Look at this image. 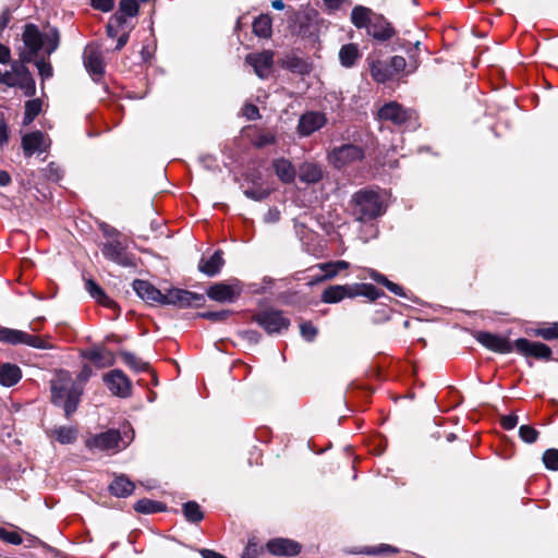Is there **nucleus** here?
I'll list each match as a JSON object with an SVG mask.
<instances>
[{"label":"nucleus","mask_w":558,"mask_h":558,"mask_svg":"<svg viewBox=\"0 0 558 558\" xmlns=\"http://www.w3.org/2000/svg\"><path fill=\"white\" fill-rule=\"evenodd\" d=\"M50 389L52 403L61 407L69 418L77 410L82 385L76 384L68 371H58L50 381Z\"/></svg>","instance_id":"obj_1"},{"label":"nucleus","mask_w":558,"mask_h":558,"mask_svg":"<svg viewBox=\"0 0 558 558\" xmlns=\"http://www.w3.org/2000/svg\"><path fill=\"white\" fill-rule=\"evenodd\" d=\"M22 39L24 49L20 53V59L23 62L29 63L43 48L48 56L54 52L59 47L60 35L57 28H50L43 34L36 25L27 24Z\"/></svg>","instance_id":"obj_2"},{"label":"nucleus","mask_w":558,"mask_h":558,"mask_svg":"<svg viewBox=\"0 0 558 558\" xmlns=\"http://www.w3.org/2000/svg\"><path fill=\"white\" fill-rule=\"evenodd\" d=\"M353 213L359 221L373 220L385 213L384 204L377 192L360 190L352 196Z\"/></svg>","instance_id":"obj_3"},{"label":"nucleus","mask_w":558,"mask_h":558,"mask_svg":"<svg viewBox=\"0 0 558 558\" xmlns=\"http://www.w3.org/2000/svg\"><path fill=\"white\" fill-rule=\"evenodd\" d=\"M364 158L363 149L353 144H344L332 148L328 154L329 162L338 169L344 168Z\"/></svg>","instance_id":"obj_4"},{"label":"nucleus","mask_w":558,"mask_h":558,"mask_svg":"<svg viewBox=\"0 0 558 558\" xmlns=\"http://www.w3.org/2000/svg\"><path fill=\"white\" fill-rule=\"evenodd\" d=\"M85 445L87 448L94 450H100V451H107V450H121L125 448L128 445L125 441H123L120 432L117 429H108L104 433L94 435L86 439Z\"/></svg>","instance_id":"obj_5"},{"label":"nucleus","mask_w":558,"mask_h":558,"mask_svg":"<svg viewBox=\"0 0 558 558\" xmlns=\"http://www.w3.org/2000/svg\"><path fill=\"white\" fill-rule=\"evenodd\" d=\"M205 299L203 294L189 290L173 288L163 294L162 305H173L181 308L201 306Z\"/></svg>","instance_id":"obj_6"},{"label":"nucleus","mask_w":558,"mask_h":558,"mask_svg":"<svg viewBox=\"0 0 558 558\" xmlns=\"http://www.w3.org/2000/svg\"><path fill=\"white\" fill-rule=\"evenodd\" d=\"M254 319L268 333H279L290 326V320L283 316L282 312L275 310L262 311L255 315Z\"/></svg>","instance_id":"obj_7"},{"label":"nucleus","mask_w":558,"mask_h":558,"mask_svg":"<svg viewBox=\"0 0 558 558\" xmlns=\"http://www.w3.org/2000/svg\"><path fill=\"white\" fill-rule=\"evenodd\" d=\"M242 293V286L239 280H233L230 283L218 282L209 287L207 295L210 300L220 303H232Z\"/></svg>","instance_id":"obj_8"},{"label":"nucleus","mask_w":558,"mask_h":558,"mask_svg":"<svg viewBox=\"0 0 558 558\" xmlns=\"http://www.w3.org/2000/svg\"><path fill=\"white\" fill-rule=\"evenodd\" d=\"M104 381L114 396L126 398L131 395V380L121 369H113L104 375Z\"/></svg>","instance_id":"obj_9"},{"label":"nucleus","mask_w":558,"mask_h":558,"mask_svg":"<svg viewBox=\"0 0 558 558\" xmlns=\"http://www.w3.org/2000/svg\"><path fill=\"white\" fill-rule=\"evenodd\" d=\"M318 12L312 8H305L295 13V31L302 37H311L316 32Z\"/></svg>","instance_id":"obj_10"},{"label":"nucleus","mask_w":558,"mask_h":558,"mask_svg":"<svg viewBox=\"0 0 558 558\" xmlns=\"http://www.w3.org/2000/svg\"><path fill=\"white\" fill-rule=\"evenodd\" d=\"M0 341L8 342L11 344H17V343H25L29 347L37 348V349H46L47 345L45 344V341L37 337L29 335L27 332L15 330V329H9V328H2L0 329Z\"/></svg>","instance_id":"obj_11"},{"label":"nucleus","mask_w":558,"mask_h":558,"mask_svg":"<svg viewBox=\"0 0 558 558\" xmlns=\"http://www.w3.org/2000/svg\"><path fill=\"white\" fill-rule=\"evenodd\" d=\"M326 123L327 118L324 113L307 111L300 117L296 132L300 136L306 137L320 130Z\"/></svg>","instance_id":"obj_12"},{"label":"nucleus","mask_w":558,"mask_h":558,"mask_svg":"<svg viewBox=\"0 0 558 558\" xmlns=\"http://www.w3.org/2000/svg\"><path fill=\"white\" fill-rule=\"evenodd\" d=\"M84 65L86 70L95 77H100L105 73L102 51L98 44H89L85 47L83 53Z\"/></svg>","instance_id":"obj_13"},{"label":"nucleus","mask_w":558,"mask_h":558,"mask_svg":"<svg viewBox=\"0 0 558 558\" xmlns=\"http://www.w3.org/2000/svg\"><path fill=\"white\" fill-rule=\"evenodd\" d=\"M412 111L405 109L396 101L385 104L378 110V118L383 121H390L396 125H402L412 118Z\"/></svg>","instance_id":"obj_14"},{"label":"nucleus","mask_w":558,"mask_h":558,"mask_svg":"<svg viewBox=\"0 0 558 558\" xmlns=\"http://www.w3.org/2000/svg\"><path fill=\"white\" fill-rule=\"evenodd\" d=\"M245 62L254 69V72L258 77L266 78L274 65V53L269 50L248 53L245 57Z\"/></svg>","instance_id":"obj_15"},{"label":"nucleus","mask_w":558,"mask_h":558,"mask_svg":"<svg viewBox=\"0 0 558 558\" xmlns=\"http://www.w3.org/2000/svg\"><path fill=\"white\" fill-rule=\"evenodd\" d=\"M102 254L106 258L123 267L134 266V258L126 252V248L119 240L108 242L102 247Z\"/></svg>","instance_id":"obj_16"},{"label":"nucleus","mask_w":558,"mask_h":558,"mask_svg":"<svg viewBox=\"0 0 558 558\" xmlns=\"http://www.w3.org/2000/svg\"><path fill=\"white\" fill-rule=\"evenodd\" d=\"M475 338L482 345L498 353H509L514 348V343L508 339L490 332L478 331Z\"/></svg>","instance_id":"obj_17"},{"label":"nucleus","mask_w":558,"mask_h":558,"mask_svg":"<svg viewBox=\"0 0 558 558\" xmlns=\"http://www.w3.org/2000/svg\"><path fill=\"white\" fill-rule=\"evenodd\" d=\"M514 349L524 354L537 359H549L551 350L548 345L542 342H533L525 338H520L514 341Z\"/></svg>","instance_id":"obj_18"},{"label":"nucleus","mask_w":558,"mask_h":558,"mask_svg":"<svg viewBox=\"0 0 558 558\" xmlns=\"http://www.w3.org/2000/svg\"><path fill=\"white\" fill-rule=\"evenodd\" d=\"M135 293L147 303H159L162 304L163 294L149 281L136 279L132 283Z\"/></svg>","instance_id":"obj_19"},{"label":"nucleus","mask_w":558,"mask_h":558,"mask_svg":"<svg viewBox=\"0 0 558 558\" xmlns=\"http://www.w3.org/2000/svg\"><path fill=\"white\" fill-rule=\"evenodd\" d=\"M267 549L276 556H295L301 551V545L289 538H274L267 543Z\"/></svg>","instance_id":"obj_20"},{"label":"nucleus","mask_w":558,"mask_h":558,"mask_svg":"<svg viewBox=\"0 0 558 558\" xmlns=\"http://www.w3.org/2000/svg\"><path fill=\"white\" fill-rule=\"evenodd\" d=\"M366 29L368 35L381 41L390 39L395 34L391 25L380 15L373 16Z\"/></svg>","instance_id":"obj_21"},{"label":"nucleus","mask_w":558,"mask_h":558,"mask_svg":"<svg viewBox=\"0 0 558 558\" xmlns=\"http://www.w3.org/2000/svg\"><path fill=\"white\" fill-rule=\"evenodd\" d=\"M47 140L44 133L36 131L29 134H26L22 138V146L25 156L29 157L35 153L45 151L48 147Z\"/></svg>","instance_id":"obj_22"},{"label":"nucleus","mask_w":558,"mask_h":558,"mask_svg":"<svg viewBox=\"0 0 558 558\" xmlns=\"http://www.w3.org/2000/svg\"><path fill=\"white\" fill-rule=\"evenodd\" d=\"M354 287L353 284H344V286H330L323 291L322 301L324 303H338L342 301L344 298H354Z\"/></svg>","instance_id":"obj_23"},{"label":"nucleus","mask_w":558,"mask_h":558,"mask_svg":"<svg viewBox=\"0 0 558 558\" xmlns=\"http://www.w3.org/2000/svg\"><path fill=\"white\" fill-rule=\"evenodd\" d=\"M140 4L137 0H121L119 11L112 15V21L118 26H122L126 23V17H134L137 15Z\"/></svg>","instance_id":"obj_24"},{"label":"nucleus","mask_w":558,"mask_h":558,"mask_svg":"<svg viewBox=\"0 0 558 558\" xmlns=\"http://www.w3.org/2000/svg\"><path fill=\"white\" fill-rule=\"evenodd\" d=\"M369 64L371 76L377 83H386L393 77L389 63L381 60L367 59Z\"/></svg>","instance_id":"obj_25"},{"label":"nucleus","mask_w":558,"mask_h":558,"mask_svg":"<svg viewBox=\"0 0 558 558\" xmlns=\"http://www.w3.org/2000/svg\"><path fill=\"white\" fill-rule=\"evenodd\" d=\"M298 177L306 184H314L323 179V169L317 163L304 162L299 168Z\"/></svg>","instance_id":"obj_26"},{"label":"nucleus","mask_w":558,"mask_h":558,"mask_svg":"<svg viewBox=\"0 0 558 558\" xmlns=\"http://www.w3.org/2000/svg\"><path fill=\"white\" fill-rule=\"evenodd\" d=\"M223 265L221 251H216L209 258H202L198 264L201 272L208 277H214L219 274Z\"/></svg>","instance_id":"obj_27"},{"label":"nucleus","mask_w":558,"mask_h":558,"mask_svg":"<svg viewBox=\"0 0 558 558\" xmlns=\"http://www.w3.org/2000/svg\"><path fill=\"white\" fill-rule=\"evenodd\" d=\"M22 378V371L16 364L4 363L0 366V385L12 387Z\"/></svg>","instance_id":"obj_28"},{"label":"nucleus","mask_w":558,"mask_h":558,"mask_svg":"<svg viewBox=\"0 0 558 558\" xmlns=\"http://www.w3.org/2000/svg\"><path fill=\"white\" fill-rule=\"evenodd\" d=\"M84 356L90 360L96 366L102 368L113 365L114 356L106 349H92L84 353Z\"/></svg>","instance_id":"obj_29"},{"label":"nucleus","mask_w":558,"mask_h":558,"mask_svg":"<svg viewBox=\"0 0 558 558\" xmlns=\"http://www.w3.org/2000/svg\"><path fill=\"white\" fill-rule=\"evenodd\" d=\"M274 169L278 178L284 183H291L294 181L296 171L293 165L284 158L276 159L272 163Z\"/></svg>","instance_id":"obj_30"},{"label":"nucleus","mask_w":558,"mask_h":558,"mask_svg":"<svg viewBox=\"0 0 558 558\" xmlns=\"http://www.w3.org/2000/svg\"><path fill=\"white\" fill-rule=\"evenodd\" d=\"M110 493L119 498H124L131 495L134 490V484L126 476H117L109 485Z\"/></svg>","instance_id":"obj_31"},{"label":"nucleus","mask_w":558,"mask_h":558,"mask_svg":"<svg viewBox=\"0 0 558 558\" xmlns=\"http://www.w3.org/2000/svg\"><path fill=\"white\" fill-rule=\"evenodd\" d=\"M20 69V74H19V77L16 78V86L15 87H19L23 90L24 95L27 96V97H32L35 95V92H36V86H35V81L29 72V70L27 69V66L25 65V63L23 64V66H19Z\"/></svg>","instance_id":"obj_32"},{"label":"nucleus","mask_w":558,"mask_h":558,"mask_svg":"<svg viewBox=\"0 0 558 558\" xmlns=\"http://www.w3.org/2000/svg\"><path fill=\"white\" fill-rule=\"evenodd\" d=\"M85 289L92 298L106 307H116L117 304L105 291L92 279L86 280Z\"/></svg>","instance_id":"obj_33"},{"label":"nucleus","mask_w":558,"mask_h":558,"mask_svg":"<svg viewBox=\"0 0 558 558\" xmlns=\"http://www.w3.org/2000/svg\"><path fill=\"white\" fill-rule=\"evenodd\" d=\"M48 435L54 437L62 445L73 444L77 438V429L70 426H58L49 430Z\"/></svg>","instance_id":"obj_34"},{"label":"nucleus","mask_w":558,"mask_h":558,"mask_svg":"<svg viewBox=\"0 0 558 558\" xmlns=\"http://www.w3.org/2000/svg\"><path fill=\"white\" fill-rule=\"evenodd\" d=\"M350 264L345 260H336L317 264L315 267L324 272V278L333 279L340 271L348 269Z\"/></svg>","instance_id":"obj_35"},{"label":"nucleus","mask_w":558,"mask_h":558,"mask_svg":"<svg viewBox=\"0 0 558 558\" xmlns=\"http://www.w3.org/2000/svg\"><path fill=\"white\" fill-rule=\"evenodd\" d=\"M359 47L355 44L344 45L339 51L340 63L345 68H351L359 59Z\"/></svg>","instance_id":"obj_36"},{"label":"nucleus","mask_w":558,"mask_h":558,"mask_svg":"<svg viewBox=\"0 0 558 558\" xmlns=\"http://www.w3.org/2000/svg\"><path fill=\"white\" fill-rule=\"evenodd\" d=\"M372 20V11L368 8L357 5L352 10L351 21L357 28H367Z\"/></svg>","instance_id":"obj_37"},{"label":"nucleus","mask_w":558,"mask_h":558,"mask_svg":"<svg viewBox=\"0 0 558 558\" xmlns=\"http://www.w3.org/2000/svg\"><path fill=\"white\" fill-rule=\"evenodd\" d=\"M368 276L374 281L385 286L393 294L399 295V296H405V293H404L402 287L388 280L384 275L379 274L378 271H376L374 269H368Z\"/></svg>","instance_id":"obj_38"},{"label":"nucleus","mask_w":558,"mask_h":558,"mask_svg":"<svg viewBox=\"0 0 558 558\" xmlns=\"http://www.w3.org/2000/svg\"><path fill=\"white\" fill-rule=\"evenodd\" d=\"M253 32L256 36L267 38L271 35V20L268 15H260L253 22Z\"/></svg>","instance_id":"obj_39"},{"label":"nucleus","mask_w":558,"mask_h":558,"mask_svg":"<svg viewBox=\"0 0 558 558\" xmlns=\"http://www.w3.org/2000/svg\"><path fill=\"white\" fill-rule=\"evenodd\" d=\"M25 62L21 60V62H13L11 65V71H4L2 72L0 70V84H4L9 87H15L16 86V78L20 74L19 66H23Z\"/></svg>","instance_id":"obj_40"},{"label":"nucleus","mask_w":558,"mask_h":558,"mask_svg":"<svg viewBox=\"0 0 558 558\" xmlns=\"http://www.w3.org/2000/svg\"><path fill=\"white\" fill-rule=\"evenodd\" d=\"M183 513L187 521L197 523L203 520L204 514L195 501H187L183 505Z\"/></svg>","instance_id":"obj_41"},{"label":"nucleus","mask_w":558,"mask_h":558,"mask_svg":"<svg viewBox=\"0 0 558 558\" xmlns=\"http://www.w3.org/2000/svg\"><path fill=\"white\" fill-rule=\"evenodd\" d=\"M163 505L150 499H141L134 505V510L140 513H155L163 510Z\"/></svg>","instance_id":"obj_42"},{"label":"nucleus","mask_w":558,"mask_h":558,"mask_svg":"<svg viewBox=\"0 0 558 558\" xmlns=\"http://www.w3.org/2000/svg\"><path fill=\"white\" fill-rule=\"evenodd\" d=\"M284 65L290 71L302 75L307 74L311 71L310 64L305 60L298 57L288 58L284 61Z\"/></svg>","instance_id":"obj_43"},{"label":"nucleus","mask_w":558,"mask_h":558,"mask_svg":"<svg viewBox=\"0 0 558 558\" xmlns=\"http://www.w3.org/2000/svg\"><path fill=\"white\" fill-rule=\"evenodd\" d=\"M353 287L355 296L363 295L372 301H375L381 295H384V292L379 291L377 288L369 283L353 284Z\"/></svg>","instance_id":"obj_44"},{"label":"nucleus","mask_w":558,"mask_h":558,"mask_svg":"<svg viewBox=\"0 0 558 558\" xmlns=\"http://www.w3.org/2000/svg\"><path fill=\"white\" fill-rule=\"evenodd\" d=\"M40 111H41L40 99H32V100L26 101L23 123L25 125H27L31 122H33L34 119L39 114Z\"/></svg>","instance_id":"obj_45"},{"label":"nucleus","mask_w":558,"mask_h":558,"mask_svg":"<svg viewBox=\"0 0 558 558\" xmlns=\"http://www.w3.org/2000/svg\"><path fill=\"white\" fill-rule=\"evenodd\" d=\"M120 355L123 362L131 368H133L135 372H143L146 371L148 367L147 363L143 362L131 352L122 351Z\"/></svg>","instance_id":"obj_46"},{"label":"nucleus","mask_w":558,"mask_h":558,"mask_svg":"<svg viewBox=\"0 0 558 558\" xmlns=\"http://www.w3.org/2000/svg\"><path fill=\"white\" fill-rule=\"evenodd\" d=\"M253 145L262 148L276 143V135L270 131H259L252 140Z\"/></svg>","instance_id":"obj_47"},{"label":"nucleus","mask_w":558,"mask_h":558,"mask_svg":"<svg viewBox=\"0 0 558 558\" xmlns=\"http://www.w3.org/2000/svg\"><path fill=\"white\" fill-rule=\"evenodd\" d=\"M543 462L549 470H558V449H547L543 454Z\"/></svg>","instance_id":"obj_48"},{"label":"nucleus","mask_w":558,"mask_h":558,"mask_svg":"<svg viewBox=\"0 0 558 558\" xmlns=\"http://www.w3.org/2000/svg\"><path fill=\"white\" fill-rule=\"evenodd\" d=\"M519 436L523 441L533 444L538 437V432L530 425H521L519 428Z\"/></svg>","instance_id":"obj_49"},{"label":"nucleus","mask_w":558,"mask_h":558,"mask_svg":"<svg viewBox=\"0 0 558 558\" xmlns=\"http://www.w3.org/2000/svg\"><path fill=\"white\" fill-rule=\"evenodd\" d=\"M0 539L12 545H20L23 542L22 536L15 531H8L0 526Z\"/></svg>","instance_id":"obj_50"},{"label":"nucleus","mask_w":558,"mask_h":558,"mask_svg":"<svg viewBox=\"0 0 558 558\" xmlns=\"http://www.w3.org/2000/svg\"><path fill=\"white\" fill-rule=\"evenodd\" d=\"M35 64L43 81L52 76L53 70L50 62H47L45 59H39L35 62Z\"/></svg>","instance_id":"obj_51"},{"label":"nucleus","mask_w":558,"mask_h":558,"mask_svg":"<svg viewBox=\"0 0 558 558\" xmlns=\"http://www.w3.org/2000/svg\"><path fill=\"white\" fill-rule=\"evenodd\" d=\"M300 332L306 341H313L317 336V328L312 323L305 322L300 325Z\"/></svg>","instance_id":"obj_52"},{"label":"nucleus","mask_w":558,"mask_h":558,"mask_svg":"<svg viewBox=\"0 0 558 558\" xmlns=\"http://www.w3.org/2000/svg\"><path fill=\"white\" fill-rule=\"evenodd\" d=\"M537 336L542 337L545 340H553L558 338V324H555L549 327L541 328L536 332Z\"/></svg>","instance_id":"obj_53"},{"label":"nucleus","mask_w":558,"mask_h":558,"mask_svg":"<svg viewBox=\"0 0 558 558\" xmlns=\"http://www.w3.org/2000/svg\"><path fill=\"white\" fill-rule=\"evenodd\" d=\"M389 65H390L391 71H393V76H395L396 74L400 73L401 71H403L405 69L407 61L401 56H395L390 59Z\"/></svg>","instance_id":"obj_54"},{"label":"nucleus","mask_w":558,"mask_h":558,"mask_svg":"<svg viewBox=\"0 0 558 558\" xmlns=\"http://www.w3.org/2000/svg\"><path fill=\"white\" fill-rule=\"evenodd\" d=\"M230 314H231L230 311L223 310V311H217V312L203 313L202 317L207 318L213 322H220V320L227 319Z\"/></svg>","instance_id":"obj_55"},{"label":"nucleus","mask_w":558,"mask_h":558,"mask_svg":"<svg viewBox=\"0 0 558 558\" xmlns=\"http://www.w3.org/2000/svg\"><path fill=\"white\" fill-rule=\"evenodd\" d=\"M92 375H93L92 367L89 365H84L83 368L81 369L80 374L77 375L76 379H74V381H76V384L82 385V391L84 390V385L92 377Z\"/></svg>","instance_id":"obj_56"},{"label":"nucleus","mask_w":558,"mask_h":558,"mask_svg":"<svg viewBox=\"0 0 558 558\" xmlns=\"http://www.w3.org/2000/svg\"><path fill=\"white\" fill-rule=\"evenodd\" d=\"M93 8L102 12H109L114 7L113 0H90Z\"/></svg>","instance_id":"obj_57"},{"label":"nucleus","mask_w":558,"mask_h":558,"mask_svg":"<svg viewBox=\"0 0 558 558\" xmlns=\"http://www.w3.org/2000/svg\"><path fill=\"white\" fill-rule=\"evenodd\" d=\"M517 424H518V416L514 414L505 415L501 418V426L507 430L514 428L517 426Z\"/></svg>","instance_id":"obj_58"},{"label":"nucleus","mask_w":558,"mask_h":558,"mask_svg":"<svg viewBox=\"0 0 558 558\" xmlns=\"http://www.w3.org/2000/svg\"><path fill=\"white\" fill-rule=\"evenodd\" d=\"M243 114L248 119V120H256L259 118V111H258V108L255 106V105H246L243 109Z\"/></svg>","instance_id":"obj_59"},{"label":"nucleus","mask_w":558,"mask_h":558,"mask_svg":"<svg viewBox=\"0 0 558 558\" xmlns=\"http://www.w3.org/2000/svg\"><path fill=\"white\" fill-rule=\"evenodd\" d=\"M259 548L256 544L250 542L242 554V558H257Z\"/></svg>","instance_id":"obj_60"},{"label":"nucleus","mask_w":558,"mask_h":558,"mask_svg":"<svg viewBox=\"0 0 558 558\" xmlns=\"http://www.w3.org/2000/svg\"><path fill=\"white\" fill-rule=\"evenodd\" d=\"M280 219V211L277 208H270L264 216V221L266 223H275Z\"/></svg>","instance_id":"obj_61"},{"label":"nucleus","mask_w":558,"mask_h":558,"mask_svg":"<svg viewBox=\"0 0 558 558\" xmlns=\"http://www.w3.org/2000/svg\"><path fill=\"white\" fill-rule=\"evenodd\" d=\"M244 194L246 197L254 201H262L267 197L268 193L265 191H256V190H245Z\"/></svg>","instance_id":"obj_62"},{"label":"nucleus","mask_w":558,"mask_h":558,"mask_svg":"<svg viewBox=\"0 0 558 558\" xmlns=\"http://www.w3.org/2000/svg\"><path fill=\"white\" fill-rule=\"evenodd\" d=\"M9 141L8 125L3 120H0V147H3Z\"/></svg>","instance_id":"obj_63"},{"label":"nucleus","mask_w":558,"mask_h":558,"mask_svg":"<svg viewBox=\"0 0 558 558\" xmlns=\"http://www.w3.org/2000/svg\"><path fill=\"white\" fill-rule=\"evenodd\" d=\"M201 555L203 558H227V557L222 556L221 554L216 553L211 549H202Z\"/></svg>","instance_id":"obj_64"}]
</instances>
